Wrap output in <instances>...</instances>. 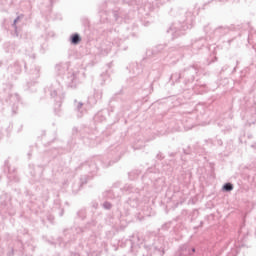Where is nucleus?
<instances>
[{
  "label": "nucleus",
  "instance_id": "obj_1",
  "mask_svg": "<svg viewBox=\"0 0 256 256\" xmlns=\"http://www.w3.org/2000/svg\"><path fill=\"white\" fill-rule=\"evenodd\" d=\"M80 42H81V37H79L78 34H74L72 36V43H73V45H77Z\"/></svg>",
  "mask_w": 256,
  "mask_h": 256
},
{
  "label": "nucleus",
  "instance_id": "obj_2",
  "mask_svg": "<svg viewBox=\"0 0 256 256\" xmlns=\"http://www.w3.org/2000/svg\"><path fill=\"white\" fill-rule=\"evenodd\" d=\"M224 191H233V184L227 183L223 186Z\"/></svg>",
  "mask_w": 256,
  "mask_h": 256
}]
</instances>
